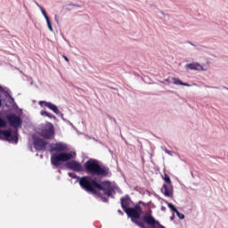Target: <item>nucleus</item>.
Returning a JSON list of instances; mask_svg holds the SVG:
<instances>
[{"label":"nucleus","instance_id":"nucleus-3","mask_svg":"<svg viewBox=\"0 0 228 228\" xmlns=\"http://www.w3.org/2000/svg\"><path fill=\"white\" fill-rule=\"evenodd\" d=\"M67 151V144L63 142L52 143L50 146L51 152H61V153H53L51 157V163L53 167H60L61 162L69 161L76 158V152H65Z\"/></svg>","mask_w":228,"mask_h":228},{"label":"nucleus","instance_id":"nucleus-28","mask_svg":"<svg viewBox=\"0 0 228 228\" xmlns=\"http://www.w3.org/2000/svg\"><path fill=\"white\" fill-rule=\"evenodd\" d=\"M1 104H2V101H1V99H0V108H1Z\"/></svg>","mask_w":228,"mask_h":228},{"label":"nucleus","instance_id":"nucleus-16","mask_svg":"<svg viewBox=\"0 0 228 228\" xmlns=\"http://www.w3.org/2000/svg\"><path fill=\"white\" fill-rule=\"evenodd\" d=\"M40 116L41 117H47L48 118H53V120H56V116H54L53 114L47 112L45 110H41L40 111Z\"/></svg>","mask_w":228,"mask_h":228},{"label":"nucleus","instance_id":"nucleus-21","mask_svg":"<svg viewBox=\"0 0 228 228\" xmlns=\"http://www.w3.org/2000/svg\"><path fill=\"white\" fill-rule=\"evenodd\" d=\"M164 151H165L166 154L172 156V151H168L167 149H165Z\"/></svg>","mask_w":228,"mask_h":228},{"label":"nucleus","instance_id":"nucleus-15","mask_svg":"<svg viewBox=\"0 0 228 228\" xmlns=\"http://www.w3.org/2000/svg\"><path fill=\"white\" fill-rule=\"evenodd\" d=\"M171 81L174 85H176L177 86H191V85L183 83V81H181V79L177 77H172Z\"/></svg>","mask_w":228,"mask_h":228},{"label":"nucleus","instance_id":"nucleus-5","mask_svg":"<svg viewBox=\"0 0 228 228\" xmlns=\"http://www.w3.org/2000/svg\"><path fill=\"white\" fill-rule=\"evenodd\" d=\"M38 134L45 140H53L54 138V126L49 122L45 124L39 130Z\"/></svg>","mask_w":228,"mask_h":228},{"label":"nucleus","instance_id":"nucleus-2","mask_svg":"<svg viewBox=\"0 0 228 228\" xmlns=\"http://www.w3.org/2000/svg\"><path fill=\"white\" fill-rule=\"evenodd\" d=\"M125 213H126L128 218H131V221L140 228H165V226L161 225L159 222L151 215L143 216V222L140 221V218H142L143 215V210H142V207L138 205L134 208H126Z\"/></svg>","mask_w":228,"mask_h":228},{"label":"nucleus","instance_id":"nucleus-10","mask_svg":"<svg viewBox=\"0 0 228 228\" xmlns=\"http://www.w3.org/2000/svg\"><path fill=\"white\" fill-rule=\"evenodd\" d=\"M6 118L12 127H21L22 119L20 118V116H18L17 114H9L6 116Z\"/></svg>","mask_w":228,"mask_h":228},{"label":"nucleus","instance_id":"nucleus-7","mask_svg":"<svg viewBox=\"0 0 228 228\" xmlns=\"http://www.w3.org/2000/svg\"><path fill=\"white\" fill-rule=\"evenodd\" d=\"M186 70H197L198 72H206L209 69V62L206 63H199V62H191L185 65Z\"/></svg>","mask_w":228,"mask_h":228},{"label":"nucleus","instance_id":"nucleus-9","mask_svg":"<svg viewBox=\"0 0 228 228\" xmlns=\"http://www.w3.org/2000/svg\"><path fill=\"white\" fill-rule=\"evenodd\" d=\"M38 104L39 106H41V108H48V110L55 113V115H61L62 120H65V118H63V114H61L60 109H58V106H56V104L46 101H39Z\"/></svg>","mask_w":228,"mask_h":228},{"label":"nucleus","instance_id":"nucleus-8","mask_svg":"<svg viewBox=\"0 0 228 228\" xmlns=\"http://www.w3.org/2000/svg\"><path fill=\"white\" fill-rule=\"evenodd\" d=\"M0 134L4 136L8 142L11 143H19V132L15 130L12 132V130H0Z\"/></svg>","mask_w":228,"mask_h":228},{"label":"nucleus","instance_id":"nucleus-22","mask_svg":"<svg viewBox=\"0 0 228 228\" xmlns=\"http://www.w3.org/2000/svg\"><path fill=\"white\" fill-rule=\"evenodd\" d=\"M62 58L65 60V61H69V58H67V56H62Z\"/></svg>","mask_w":228,"mask_h":228},{"label":"nucleus","instance_id":"nucleus-24","mask_svg":"<svg viewBox=\"0 0 228 228\" xmlns=\"http://www.w3.org/2000/svg\"><path fill=\"white\" fill-rule=\"evenodd\" d=\"M161 211H167V208L162 207V208H161Z\"/></svg>","mask_w":228,"mask_h":228},{"label":"nucleus","instance_id":"nucleus-17","mask_svg":"<svg viewBox=\"0 0 228 228\" xmlns=\"http://www.w3.org/2000/svg\"><path fill=\"white\" fill-rule=\"evenodd\" d=\"M167 207L169 208V209H171V211H173L174 213H176L177 208H175V207L172 204V203H167Z\"/></svg>","mask_w":228,"mask_h":228},{"label":"nucleus","instance_id":"nucleus-29","mask_svg":"<svg viewBox=\"0 0 228 228\" xmlns=\"http://www.w3.org/2000/svg\"><path fill=\"white\" fill-rule=\"evenodd\" d=\"M3 90V87L0 86V91Z\"/></svg>","mask_w":228,"mask_h":228},{"label":"nucleus","instance_id":"nucleus-26","mask_svg":"<svg viewBox=\"0 0 228 228\" xmlns=\"http://www.w3.org/2000/svg\"><path fill=\"white\" fill-rule=\"evenodd\" d=\"M118 213H119L120 215H124V212H122V210H118Z\"/></svg>","mask_w":228,"mask_h":228},{"label":"nucleus","instance_id":"nucleus-20","mask_svg":"<svg viewBox=\"0 0 228 228\" xmlns=\"http://www.w3.org/2000/svg\"><path fill=\"white\" fill-rule=\"evenodd\" d=\"M68 175L69 177H72L73 179H76V174H74V173H69Z\"/></svg>","mask_w":228,"mask_h":228},{"label":"nucleus","instance_id":"nucleus-4","mask_svg":"<svg viewBox=\"0 0 228 228\" xmlns=\"http://www.w3.org/2000/svg\"><path fill=\"white\" fill-rule=\"evenodd\" d=\"M86 172L90 175H98L102 177H108L110 175V168L106 166H101L98 160L90 159L84 164Z\"/></svg>","mask_w":228,"mask_h":228},{"label":"nucleus","instance_id":"nucleus-1","mask_svg":"<svg viewBox=\"0 0 228 228\" xmlns=\"http://www.w3.org/2000/svg\"><path fill=\"white\" fill-rule=\"evenodd\" d=\"M79 184L81 188H83V190L88 193H93V195H97L98 193L102 202H108V199L102 196V193H103V195H107V197H111L115 191L113 186H111V183L109 181L102 182L101 184L97 183V179L92 178L90 176L81 177L79 179Z\"/></svg>","mask_w":228,"mask_h":228},{"label":"nucleus","instance_id":"nucleus-14","mask_svg":"<svg viewBox=\"0 0 228 228\" xmlns=\"http://www.w3.org/2000/svg\"><path fill=\"white\" fill-rule=\"evenodd\" d=\"M121 208H123V209H129L131 208V199H129V197H125V198H121Z\"/></svg>","mask_w":228,"mask_h":228},{"label":"nucleus","instance_id":"nucleus-18","mask_svg":"<svg viewBox=\"0 0 228 228\" xmlns=\"http://www.w3.org/2000/svg\"><path fill=\"white\" fill-rule=\"evenodd\" d=\"M175 214H176V216H178V218H180V220H184V216H183V214H181V213L179 212V210H176Z\"/></svg>","mask_w":228,"mask_h":228},{"label":"nucleus","instance_id":"nucleus-27","mask_svg":"<svg viewBox=\"0 0 228 228\" xmlns=\"http://www.w3.org/2000/svg\"><path fill=\"white\" fill-rule=\"evenodd\" d=\"M55 20H56V22H58V18L55 16Z\"/></svg>","mask_w":228,"mask_h":228},{"label":"nucleus","instance_id":"nucleus-19","mask_svg":"<svg viewBox=\"0 0 228 228\" xmlns=\"http://www.w3.org/2000/svg\"><path fill=\"white\" fill-rule=\"evenodd\" d=\"M0 127H6V121L0 118Z\"/></svg>","mask_w":228,"mask_h":228},{"label":"nucleus","instance_id":"nucleus-6","mask_svg":"<svg viewBox=\"0 0 228 228\" xmlns=\"http://www.w3.org/2000/svg\"><path fill=\"white\" fill-rule=\"evenodd\" d=\"M164 181L167 183L163 184L161 193H163L165 197L172 198L174 196V186H172V180H170V176L166 174L164 175Z\"/></svg>","mask_w":228,"mask_h":228},{"label":"nucleus","instance_id":"nucleus-13","mask_svg":"<svg viewBox=\"0 0 228 228\" xmlns=\"http://www.w3.org/2000/svg\"><path fill=\"white\" fill-rule=\"evenodd\" d=\"M36 4L37 7H39V10L41 11L42 15L45 17L49 31H51V33H54V29L53 28V24H51V20H49V16H47L45 10H44L42 5H40L38 3H37Z\"/></svg>","mask_w":228,"mask_h":228},{"label":"nucleus","instance_id":"nucleus-12","mask_svg":"<svg viewBox=\"0 0 228 228\" xmlns=\"http://www.w3.org/2000/svg\"><path fill=\"white\" fill-rule=\"evenodd\" d=\"M66 167L74 172H83V165H81L79 162H76L75 160L68 162Z\"/></svg>","mask_w":228,"mask_h":228},{"label":"nucleus","instance_id":"nucleus-25","mask_svg":"<svg viewBox=\"0 0 228 228\" xmlns=\"http://www.w3.org/2000/svg\"><path fill=\"white\" fill-rule=\"evenodd\" d=\"M10 99H11L12 102H15V99H13L12 96H10Z\"/></svg>","mask_w":228,"mask_h":228},{"label":"nucleus","instance_id":"nucleus-11","mask_svg":"<svg viewBox=\"0 0 228 228\" xmlns=\"http://www.w3.org/2000/svg\"><path fill=\"white\" fill-rule=\"evenodd\" d=\"M33 145H34V149H36V151H44V149H45V145H47V142H45L44 139L37 136V135H33Z\"/></svg>","mask_w":228,"mask_h":228},{"label":"nucleus","instance_id":"nucleus-23","mask_svg":"<svg viewBox=\"0 0 228 228\" xmlns=\"http://www.w3.org/2000/svg\"><path fill=\"white\" fill-rule=\"evenodd\" d=\"M166 81H167V83H172V78H167V79H166Z\"/></svg>","mask_w":228,"mask_h":228}]
</instances>
